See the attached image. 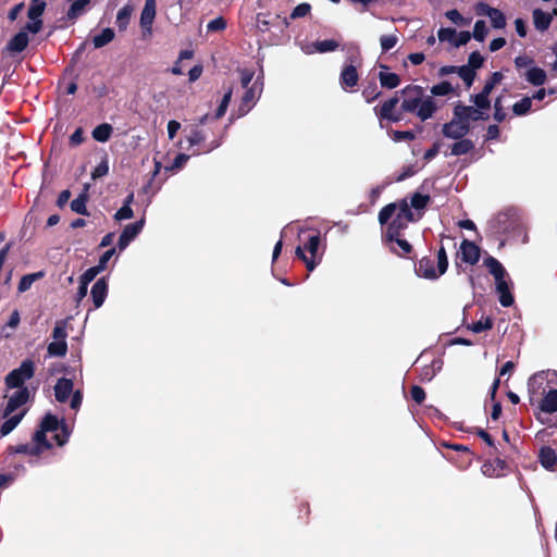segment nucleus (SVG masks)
Masks as SVG:
<instances>
[{
  "instance_id": "obj_1",
  "label": "nucleus",
  "mask_w": 557,
  "mask_h": 557,
  "mask_svg": "<svg viewBox=\"0 0 557 557\" xmlns=\"http://www.w3.org/2000/svg\"><path fill=\"white\" fill-rule=\"evenodd\" d=\"M424 97V90L418 85H408L399 91H396L393 97L384 101L380 107L374 108L376 116L383 121L393 123L400 122L404 116L403 113H414L421 104Z\"/></svg>"
},
{
  "instance_id": "obj_2",
  "label": "nucleus",
  "mask_w": 557,
  "mask_h": 557,
  "mask_svg": "<svg viewBox=\"0 0 557 557\" xmlns=\"http://www.w3.org/2000/svg\"><path fill=\"white\" fill-rule=\"evenodd\" d=\"M392 216H399V219L406 220L408 222L416 221L407 199H401L398 202H392L384 206L380 210L377 219L381 225H385L389 222Z\"/></svg>"
},
{
  "instance_id": "obj_3",
  "label": "nucleus",
  "mask_w": 557,
  "mask_h": 557,
  "mask_svg": "<svg viewBox=\"0 0 557 557\" xmlns=\"http://www.w3.org/2000/svg\"><path fill=\"white\" fill-rule=\"evenodd\" d=\"M35 374V366L30 359L24 360L21 366L9 372L4 379L8 388L25 387L24 383L30 380Z\"/></svg>"
},
{
  "instance_id": "obj_4",
  "label": "nucleus",
  "mask_w": 557,
  "mask_h": 557,
  "mask_svg": "<svg viewBox=\"0 0 557 557\" xmlns=\"http://www.w3.org/2000/svg\"><path fill=\"white\" fill-rule=\"evenodd\" d=\"M40 428L47 433L58 431L59 429L61 430L60 433H57L53 436L58 446L65 445L71 435V432L69 430L67 424L65 423V420L62 419L61 421H59L57 416L50 412L46 413L45 417L42 418L40 422Z\"/></svg>"
},
{
  "instance_id": "obj_5",
  "label": "nucleus",
  "mask_w": 557,
  "mask_h": 557,
  "mask_svg": "<svg viewBox=\"0 0 557 557\" xmlns=\"http://www.w3.org/2000/svg\"><path fill=\"white\" fill-rule=\"evenodd\" d=\"M262 85L260 77H258L251 87L246 88L238 107V113L240 116L247 114L253 108L261 95Z\"/></svg>"
},
{
  "instance_id": "obj_6",
  "label": "nucleus",
  "mask_w": 557,
  "mask_h": 557,
  "mask_svg": "<svg viewBox=\"0 0 557 557\" xmlns=\"http://www.w3.org/2000/svg\"><path fill=\"white\" fill-rule=\"evenodd\" d=\"M470 132V125L453 115L451 121L445 123L442 127V134L446 138L461 139Z\"/></svg>"
},
{
  "instance_id": "obj_7",
  "label": "nucleus",
  "mask_w": 557,
  "mask_h": 557,
  "mask_svg": "<svg viewBox=\"0 0 557 557\" xmlns=\"http://www.w3.org/2000/svg\"><path fill=\"white\" fill-rule=\"evenodd\" d=\"M453 115H455V117H458L459 120H462L465 123H468L469 125L471 121L475 122L488 119V115L485 114L483 111H480L476 107L465 106L460 102H458L454 107Z\"/></svg>"
},
{
  "instance_id": "obj_8",
  "label": "nucleus",
  "mask_w": 557,
  "mask_h": 557,
  "mask_svg": "<svg viewBox=\"0 0 557 557\" xmlns=\"http://www.w3.org/2000/svg\"><path fill=\"white\" fill-rule=\"evenodd\" d=\"M515 211L511 209L499 212L491 223V227L497 234H506L513 230L516 224Z\"/></svg>"
},
{
  "instance_id": "obj_9",
  "label": "nucleus",
  "mask_w": 557,
  "mask_h": 557,
  "mask_svg": "<svg viewBox=\"0 0 557 557\" xmlns=\"http://www.w3.org/2000/svg\"><path fill=\"white\" fill-rule=\"evenodd\" d=\"M349 64H345L339 75V83L343 89L348 90L358 85L359 74L357 66L354 64L357 61L356 57H349Z\"/></svg>"
},
{
  "instance_id": "obj_10",
  "label": "nucleus",
  "mask_w": 557,
  "mask_h": 557,
  "mask_svg": "<svg viewBox=\"0 0 557 557\" xmlns=\"http://www.w3.org/2000/svg\"><path fill=\"white\" fill-rule=\"evenodd\" d=\"M30 393L28 387L16 388V391L9 397L7 406L3 409L2 418L12 414L16 409L25 405L29 399Z\"/></svg>"
},
{
  "instance_id": "obj_11",
  "label": "nucleus",
  "mask_w": 557,
  "mask_h": 557,
  "mask_svg": "<svg viewBox=\"0 0 557 557\" xmlns=\"http://www.w3.org/2000/svg\"><path fill=\"white\" fill-rule=\"evenodd\" d=\"M145 226V219H140L139 221H136L134 223L127 224L117 240V247L120 250H124L132 240H134L137 235L143 231Z\"/></svg>"
},
{
  "instance_id": "obj_12",
  "label": "nucleus",
  "mask_w": 557,
  "mask_h": 557,
  "mask_svg": "<svg viewBox=\"0 0 557 557\" xmlns=\"http://www.w3.org/2000/svg\"><path fill=\"white\" fill-rule=\"evenodd\" d=\"M383 244L388 247L392 253L400 258H410L409 255L413 251L412 245L401 236H397V239L383 240Z\"/></svg>"
},
{
  "instance_id": "obj_13",
  "label": "nucleus",
  "mask_w": 557,
  "mask_h": 557,
  "mask_svg": "<svg viewBox=\"0 0 557 557\" xmlns=\"http://www.w3.org/2000/svg\"><path fill=\"white\" fill-rule=\"evenodd\" d=\"M460 256L465 263L474 265L480 260V248L473 242L463 239L460 245Z\"/></svg>"
},
{
  "instance_id": "obj_14",
  "label": "nucleus",
  "mask_w": 557,
  "mask_h": 557,
  "mask_svg": "<svg viewBox=\"0 0 557 557\" xmlns=\"http://www.w3.org/2000/svg\"><path fill=\"white\" fill-rule=\"evenodd\" d=\"M416 273L428 280H435L442 274H438V269L434 267V260L431 257H423L416 265Z\"/></svg>"
},
{
  "instance_id": "obj_15",
  "label": "nucleus",
  "mask_w": 557,
  "mask_h": 557,
  "mask_svg": "<svg viewBox=\"0 0 557 557\" xmlns=\"http://www.w3.org/2000/svg\"><path fill=\"white\" fill-rule=\"evenodd\" d=\"M507 468L506 460L495 457L494 460H487L482 465V473L488 478H498L504 474L505 469Z\"/></svg>"
},
{
  "instance_id": "obj_16",
  "label": "nucleus",
  "mask_w": 557,
  "mask_h": 557,
  "mask_svg": "<svg viewBox=\"0 0 557 557\" xmlns=\"http://www.w3.org/2000/svg\"><path fill=\"white\" fill-rule=\"evenodd\" d=\"M91 298L94 302V307L96 309L100 308L108 295V280L107 277H100L96 281V283L91 287Z\"/></svg>"
},
{
  "instance_id": "obj_17",
  "label": "nucleus",
  "mask_w": 557,
  "mask_h": 557,
  "mask_svg": "<svg viewBox=\"0 0 557 557\" xmlns=\"http://www.w3.org/2000/svg\"><path fill=\"white\" fill-rule=\"evenodd\" d=\"M74 383L71 379L60 377L54 385V396L57 401L64 404L69 400L73 391Z\"/></svg>"
},
{
  "instance_id": "obj_18",
  "label": "nucleus",
  "mask_w": 557,
  "mask_h": 557,
  "mask_svg": "<svg viewBox=\"0 0 557 557\" xmlns=\"http://www.w3.org/2000/svg\"><path fill=\"white\" fill-rule=\"evenodd\" d=\"M409 223L410 222L406 220L399 219V216H394V219L387 223L382 240L397 239V236L403 235V232L408 227Z\"/></svg>"
},
{
  "instance_id": "obj_19",
  "label": "nucleus",
  "mask_w": 557,
  "mask_h": 557,
  "mask_svg": "<svg viewBox=\"0 0 557 557\" xmlns=\"http://www.w3.org/2000/svg\"><path fill=\"white\" fill-rule=\"evenodd\" d=\"M381 71L379 72L377 78L382 88L394 89L397 88L400 83V76L396 73L388 72V66L380 64Z\"/></svg>"
},
{
  "instance_id": "obj_20",
  "label": "nucleus",
  "mask_w": 557,
  "mask_h": 557,
  "mask_svg": "<svg viewBox=\"0 0 557 557\" xmlns=\"http://www.w3.org/2000/svg\"><path fill=\"white\" fill-rule=\"evenodd\" d=\"M29 42L28 35L25 30L15 34L7 44L5 49L11 53H20L24 51Z\"/></svg>"
},
{
  "instance_id": "obj_21",
  "label": "nucleus",
  "mask_w": 557,
  "mask_h": 557,
  "mask_svg": "<svg viewBox=\"0 0 557 557\" xmlns=\"http://www.w3.org/2000/svg\"><path fill=\"white\" fill-rule=\"evenodd\" d=\"M553 15V13L544 12L542 9H534L532 17L535 29L539 32L547 30L552 24Z\"/></svg>"
},
{
  "instance_id": "obj_22",
  "label": "nucleus",
  "mask_w": 557,
  "mask_h": 557,
  "mask_svg": "<svg viewBox=\"0 0 557 557\" xmlns=\"http://www.w3.org/2000/svg\"><path fill=\"white\" fill-rule=\"evenodd\" d=\"M539 460L546 470H554L557 463V454L550 446H543L539 453Z\"/></svg>"
},
{
  "instance_id": "obj_23",
  "label": "nucleus",
  "mask_w": 557,
  "mask_h": 557,
  "mask_svg": "<svg viewBox=\"0 0 557 557\" xmlns=\"http://www.w3.org/2000/svg\"><path fill=\"white\" fill-rule=\"evenodd\" d=\"M88 188L89 185H85L84 190L71 201L70 207L71 210L74 211L77 214L81 215H89V212L87 210V202H88Z\"/></svg>"
},
{
  "instance_id": "obj_24",
  "label": "nucleus",
  "mask_w": 557,
  "mask_h": 557,
  "mask_svg": "<svg viewBox=\"0 0 557 557\" xmlns=\"http://www.w3.org/2000/svg\"><path fill=\"white\" fill-rule=\"evenodd\" d=\"M437 110V106L431 97H426L421 100L417 111L414 112L421 121H425L434 114Z\"/></svg>"
},
{
  "instance_id": "obj_25",
  "label": "nucleus",
  "mask_w": 557,
  "mask_h": 557,
  "mask_svg": "<svg viewBox=\"0 0 557 557\" xmlns=\"http://www.w3.org/2000/svg\"><path fill=\"white\" fill-rule=\"evenodd\" d=\"M496 290L499 295V302L503 307H510L515 299L510 293L508 283L503 278L496 282Z\"/></svg>"
},
{
  "instance_id": "obj_26",
  "label": "nucleus",
  "mask_w": 557,
  "mask_h": 557,
  "mask_svg": "<svg viewBox=\"0 0 557 557\" xmlns=\"http://www.w3.org/2000/svg\"><path fill=\"white\" fill-rule=\"evenodd\" d=\"M484 265L488 269L496 282L505 278L506 270L496 258L488 256L484 259Z\"/></svg>"
},
{
  "instance_id": "obj_27",
  "label": "nucleus",
  "mask_w": 557,
  "mask_h": 557,
  "mask_svg": "<svg viewBox=\"0 0 557 557\" xmlns=\"http://www.w3.org/2000/svg\"><path fill=\"white\" fill-rule=\"evenodd\" d=\"M26 414V409H23L21 412L7 417L8 419L0 426V436H5L10 434L22 421L24 416Z\"/></svg>"
},
{
  "instance_id": "obj_28",
  "label": "nucleus",
  "mask_w": 557,
  "mask_h": 557,
  "mask_svg": "<svg viewBox=\"0 0 557 557\" xmlns=\"http://www.w3.org/2000/svg\"><path fill=\"white\" fill-rule=\"evenodd\" d=\"M540 409L546 413H554L557 411V389L552 388L542 398Z\"/></svg>"
},
{
  "instance_id": "obj_29",
  "label": "nucleus",
  "mask_w": 557,
  "mask_h": 557,
  "mask_svg": "<svg viewBox=\"0 0 557 557\" xmlns=\"http://www.w3.org/2000/svg\"><path fill=\"white\" fill-rule=\"evenodd\" d=\"M72 1L73 2L66 12V17L70 21H75L85 13L86 8H87V5L90 4L91 0H72Z\"/></svg>"
},
{
  "instance_id": "obj_30",
  "label": "nucleus",
  "mask_w": 557,
  "mask_h": 557,
  "mask_svg": "<svg viewBox=\"0 0 557 557\" xmlns=\"http://www.w3.org/2000/svg\"><path fill=\"white\" fill-rule=\"evenodd\" d=\"M156 16V0H146L144 10L140 15V24L143 27H150Z\"/></svg>"
},
{
  "instance_id": "obj_31",
  "label": "nucleus",
  "mask_w": 557,
  "mask_h": 557,
  "mask_svg": "<svg viewBox=\"0 0 557 557\" xmlns=\"http://www.w3.org/2000/svg\"><path fill=\"white\" fill-rule=\"evenodd\" d=\"M456 140L457 141L450 147V154L453 156L467 154L474 149V144L471 139L462 137L461 139Z\"/></svg>"
},
{
  "instance_id": "obj_32",
  "label": "nucleus",
  "mask_w": 557,
  "mask_h": 557,
  "mask_svg": "<svg viewBox=\"0 0 557 557\" xmlns=\"http://www.w3.org/2000/svg\"><path fill=\"white\" fill-rule=\"evenodd\" d=\"M112 133V125L109 123H102L92 129L91 136L96 141L107 143L110 139Z\"/></svg>"
},
{
  "instance_id": "obj_33",
  "label": "nucleus",
  "mask_w": 557,
  "mask_h": 557,
  "mask_svg": "<svg viewBox=\"0 0 557 557\" xmlns=\"http://www.w3.org/2000/svg\"><path fill=\"white\" fill-rule=\"evenodd\" d=\"M525 79L533 86H542L546 82V72L541 67L533 66L525 73Z\"/></svg>"
},
{
  "instance_id": "obj_34",
  "label": "nucleus",
  "mask_w": 557,
  "mask_h": 557,
  "mask_svg": "<svg viewBox=\"0 0 557 557\" xmlns=\"http://www.w3.org/2000/svg\"><path fill=\"white\" fill-rule=\"evenodd\" d=\"M114 36H115V34L112 28L107 27V28L102 29V32L99 35H96L92 38L94 47L99 49V48L107 46L114 39Z\"/></svg>"
},
{
  "instance_id": "obj_35",
  "label": "nucleus",
  "mask_w": 557,
  "mask_h": 557,
  "mask_svg": "<svg viewBox=\"0 0 557 557\" xmlns=\"http://www.w3.org/2000/svg\"><path fill=\"white\" fill-rule=\"evenodd\" d=\"M44 276H45L44 271H38L35 273L23 275L18 283L17 290L20 293H24V292L28 290L34 282L42 278Z\"/></svg>"
},
{
  "instance_id": "obj_36",
  "label": "nucleus",
  "mask_w": 557,
  "mask_h": 557,
  "mask_svg": "<svg viewBox=\"0 0 557 557\" xmlns=\"http://www.w3.org/2000/svg\"><path fill=\"white\" fill-rule=\"evenodd\" d=\"M490 92L485 90H481L476 95H472L470 100L474 103V106L480 110H488L491 108Z\"/></svg>"
},
{
  "instance_id": "obj_37",
  "label": "nucleus",
  "mask_w": 557,
  "mask_h": 557,
  "mask_svg": "<svg viewBox=\"0 0 557 557\" xmlns=\"http://www.w3.org/2000/svg\"><path fill=\"white\" fill-rule=\"evenodd\" d=\"M487 16L490 17L494 28L502 29L506 26V17L500 10L488 8Z\"/></svg>"
},
{
  "instance_id": "obj_38",
  "label": "nucleus",
  "mask_w": 557,
  "mask_h": 557,
  "mask_svg": "<svg viewBox=\"0 0 557 557\" xmlns=\"http://www.w3.org/2000/svg\"><path fill=\"white\" fill-rule=\"evenodd\" d=\"M431 202V197L428 194L414 193L410 198V207L414 210H423Z\"/></svg>"
},
{
  "instance_id": "obj_39",
  "label": "nucleus",
  "mask_w": 557,
  "mask_h": 557,
  "mask_svg": "<svg viewBox=\"0 0 557 557\" xmlns=\"http://www.w3.org/2000/svg\"><path fill=\"white\" fill-rule=\"evenodd\" d=\"M45 9L46 2L44 0H32L27 12L28 18L32 21L40 18Z\"/></svg>"
},
{
  "instance_id": "obj_40",
  "label": "nucleus",
  "mask_w": 557,
  "mask_h": 557,
  "mask_svg": "<svg viewBox=\"0 0 557 557\" xmlns=\"http://www.w3.org/2000/svg\"><path fill=\"white\" fill-rule=\"evenodd\" d=\"M532 107V98L525 96L512 106V112L517 116L525 115Z\"/></svg>"
},
{
  "instance_id": "obj_41",
  "label": "nucleus",
  "mask_w": 557,
  "mask_h": 557,
  "mask_svg": "<svg viewBox=\"0 0 557 557\" xmlns=\"http://www.w3.org/2000/svg\"><path fill=\"white\" fill-rule=\"evenodd\" d=\"M132 15V8L128 5L123 7L119 10L116 15V25L119 30H125L127 28V25L129 23Z\"/></svg>"
},
{
  "instance_id": "obj_42",
  "label": "nucleus",
  "mask_w": 557,
  "mask_h": 557,
  "mask_svg": "<svg viewBox=\"0 0 557 557\" xmlns=\"http://www.w3.org/2000/svg\"><path fill=\"white\" fill-rule=\"evenodd\" d=\"M48 354L53 357H64L67 352L66 341H53L48 345Z\"/></svg>"
},
{
  "instance_id": "obj_43",
  "label": "nucleus",
  "mask_w": 557,
  "mask_h": 557,
  "mask_svg": "<svg viewBox=\"0 0 557 557\" xmlns=\"http://www.w3.org/2000/svg\"><path fill=\"white\" fill-rule=\"evenodd\" d=\"M459 77L463 81L467 88H470L475 79L476 73L472 71V69L467 65H461L457 67V73Z\"/></svg>"
},
{
  "instance_id": "obj_44",
  "label": "nucleus",
  "mask_w": 557,
  "mask_h": 557,
  "mask_svg": "<svg viewBox=\"0 0 557 557\" xmlns=\"http://www.w3.org/2000/svg\"><path fill=\"white\" fill-rule=\"evenodd\" d=\"M33 441L36 443L35 447L40 448V453L44 449H50L52 447L51 443L47 438V432H45L41 428H39V430L34 433Z\"/></svg>"
},
{
  "instance_id": "obj_45",
  "label": "nucleus",
  "mask_w": 557,
  "mask_h": 557,
  "mask_svg": "<svg viewBox=\"0 0 557 557\" xmlns=\"http://www.w3.org/2000/svg\"><path fill=\"white\" fill-rule=\"evenodd\" d=\"M320 235L315 234L309 237L308 242L304 245L305 250L310 253V259L315 260L318 255V249L320 246Z\"/></svg>"
},
{
  "instance_id": "obj_46",
  "label": "nucleus",
  "mask_w": 557,
  "mask_h": 557,
  "mask_svg": "<svg viewBox=\"0 0 557 557\" xmlns=\"http://www.w3.org/2000/svg\"><path fill=\"white\" fill-rule=\"evenodd\" d=\"M493 327V320L490 317H486L484 320H480L478 322H473L467 326L468 330L473 333H481Z\"/></svg>"
},
{
  "instance_id": "obj_47",
  "label": "nucleus",
  "mask_w": 557,
  "mask_h": 557,
  "mask_svg": "<svg viewBox=\"0 0 557 557\" xmlns=\"http://www.w3.org/2000/svg\"><path fill=\"white\" fill-rule=\"evenodd\" d=\"M338 42L334 39H325L321 41H317L314 44V48L320 53L335 51L338 48Z\"/></svg>"
},
{
  "instance_id": "obj_48",
  "label": "nucleus",
  "mask_w": 557,
  "mask_h": 557,
  "mask_svg": "<svg viewBox=\"0 0 557 557\" xmlns=\"http://www.w3.org/2000/svg\"><path fill=\"white\" fill-rule=\"evenodd\" d=\"M454 92V88L448 81H443L431 87V94L433 96H447Z\"/></svg>"
},
{
  "instance_id": "obj_49",
  "label": "nucleus",
  "mask_w": 557,
  "mask_h": 557,
  "mask_svg": "<svg viewBox=\"0 0 557 557\" xmlns=\"http://www.w3.org/2000/svg\"><path fill=\"white\" fill-rule=\"evenodd\" d=\"M232 94H233V90L232 88H228V90L224 94L222 100H221V103L219 104L216 111H215V114H214V117L218 120V119H221L226 110H227V107L231 102V99H232Z\"/></svg>"
},
{
  "instance_id": "obj_50",
  "label": "nucleus",
  "mask_w": 557,
  "mask_h": 557,
  "mask_svg": "<svg viewBox=\"0 0 557 557\" xmlns=\"http://www.w3.org/2000/svg\"><path fill=\"white\" fill-rule=\"evenodd\" d=\"M484 64V57L479 51H473L469 54L468 67L472 69L473 72L481 69Z\"/></svg>"
},
{
  "instance_id": "obj_51",
  "label": "nucleus",
  "mask_w": 557,
  "mask_h": 557,
  "mask_svg": "<svg viewBox=\"0 0 557 557\" xmlns=\"http://www.w3.org/2000/svg\"><path fill=\"white\" fill-rule=\"evenodd\" d=\"M486 35L487 28L485 22L483 20L476 21L471 37H473L476 41H483Z\"/></svg>"
},
{
  "instance_id": "obj_52",
  "label": "nucleus",
  "mask_w": 557,
  "mask_h": 557,
  "mask_svg": "<svg viewBox=\"0 0 557 557\" xmlns=\"http://www.w3.org/2000/svg\"><path fill=\"white\" fill-rule=\"evenodd\" d=\"M506 112L503 106V97H497L494 101V114L493 117L497 123H502L506 119Z\"/></svg>"
},
{
  "instance_id": "obj_53",
  "label": "nucleus",
  "mask_w": 557,
  "mask_h": 557,
  "mask_svg": "<svg viewBox=\"0 0 557 557\" xmlns=\"http://www.w3.org/2000/svg\"><path fill=\"white\" fill-rule=\"evenodd\" d=\"M448 268V258L446 250L443 245H441L440 249L437 250V269L438 274H444L447 271Z\"/></svg>"
},
{
  "instance_id": "obj_54",
  "label": "nucleus",
  "mask_w": 557,
  "mask_h": 557,
  "mask_svg": "<svg viewBox=\"0 0 557 557\" xmlns=\"http://www.w3.org/2000/svg\"><path fill=\"white\" fill-rule=\"evenodd\" d=\"M362 96L368 103L373 102L381 96V91L377 90L375 83H371L368 87L362 90Z\"/></svg>"
},
{
  "instance_id": "obj_55",
  "label": "nucleus",
  "mask_w": 557,
  "mask_h": 557,
  "mask_svg": "<svg viewBox=\"0 0 557 557\" xmlns=\"http://www.w3.org/2000/svg\"><path fill=\"white\" fill-rule=\"evenodd\" d=\"M194 55V52L191 50H182L178 55V60L175 62V64L171 69V73L174 75H182L183 70L180 65V62L183 60L191 59Z\"/></svg>"
},
{
  "instance_id": "obj_56",
  "label": "nucleus",
  "mask_w": 557,
  "mask_h": 557,
  "mask_svg": "<svg viewBox=\"0 0 557 557\" xmlns=\"http://www.w3.org/2000/svg\"><path fill=\"white\" fill-rule=\"evenodd\" d=\"M109 173V161L104 158L91 172V178L94 181L106 176Z\"/></svg>"
},
{
  "instance_id": "obj_57",
  "label": "nucleus",
  "mask_w": 557,
  "mask_h": 557,
  "mask_svg": "<svg viewBox=\"0 0 557 557\" xmlns=\"http://www.w3.org/2000/svg\"><path fill=\"white\" fill-rule=\"evenodd\" d=\"M100 272L102 270L98 265L91 267L81 275L79 281L89 285Z\"/></svg>"
},
{
  "instance_id": "obj_58",
  "label": "nucleus",
  "mask_w": 557,
  "mask_h": 557,
  "mask_svg": "<svg viewBox=\"0 0 557 557\" xmlns=\"http://www.w3.org/2000/svg\"><path fill=\"white\" fill-rule=\"evenodd\" d=\"M311 11V5L307 2L300 3L297 7L294 8V10L290 13V18L296 20L300 17H305L308 15Z\"/></svg>"
},
{
  "instance_id": "obj_59",
  "label": "nucleus",
  "mask_w": 557,
  "mask_h": 557,
  "mask_svg": "<svg viewBox=\"0 0 557 557\" xmlns=\"http://www.w3.org/2000/svg\"><path fill=\"white\" fill-rule=\"evenodd\" d=\"M380 42H381L382 51L387 52L397 45L398 38L395 35H384V36H381Z\"/></svg>"
},
{
  "instance_id": "obj_60",
  "label": "nucleus",
  "mask_w": 557,
  "mask_h": 557,
  "mask_svg": "<svg viewBox=\"0 0 557 557\" xmlns=\"http://www.w3.org/2000/svg\"><path fill=\"white\" fill-rule=\"evenodd\" d=\"M295 253L299 259H301L305 262L308 271H313V269L317 267V260L310 259L309 257L306 256L305 247L302 248L298 246L295 250Z\"/></svg>"
},
{
  "instance_id": "obj_61",
  "label": "nucleus",
  "mask_w": 557,
  "mask_h": 557,
  "mask_svg": "<svg viewBox=\"0 0 557 557\" xmlns=\"http://www.w3.org/2000/svg\"><path fill=\"white\" fill-rule=\"evenodd\" d=\"M227 23L223 16H219L212 21H210L207 25L208 32H222L226 28Z\"/></svg>"
},
{
  "instance_id": "obj_62",
  "label": "nucleus",
  "mask_w": 557,
  "mask_h": 557,
  "mask_svg": "<svg viewBox=\"0 0 557 557\" xmlns=\"http://www.w3.org/2000/svg\"><path fill=\"white\" fill-rule=\"evenodd\" d=\"M503 77L504 76L500 72L492 73V75L485 82L483 90L488 91L491 94L494 87L502 82Z\"/></svg>"
},
{
  "instance_id": "obj_63",
  "label": "nucleus",
  "mask_w": 557,
  "mask_h": 557,
  "mask_svg": "<svg viewBox=\"0 0 557 557\" xmlns=\"http://www.w3.org/2000/svg\"><path fill=\"white\" fill-rule=\"evenodd\" d=\"M437 37L440 41H449L453 45L456 37V29L451 27H442L437 32Z\"/></svg>"
},
{
  "instance_id": "obj_64",
  "label": "nucleus",
  "mask_w": 557,
  "mask_h": 557,
  "mask_svg": "<svg viewBox=\"0 0 557 557\" xmlns=\"http://www.w3.org/2000/svg\"><path fill=\"white\" fill-rule=\"evenodd\" d=\"M392 138L394 141H411L416 138V135L412 131H394L392 134Z\"/></svg>"
}]
</instances>
